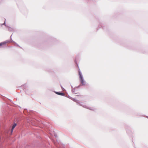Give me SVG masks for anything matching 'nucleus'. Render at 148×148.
I'll return each instance as SVG.
<instances>
[{"instance_id": "nucleus-1", "label": "nucleus", "mask_w": 148, "mask_h": 148, "mask_svg": "<svg viewBox=\"0 0 148 148\" xmlns=\"http://www.w3.org/2000/svg\"><path fill=\"white\" fill-rule=\"evenodd\" d=\"M79 77L80 78V80L81 83L82 85H84L85 84V82L84 81V79L82 77V73H81V71H79Z\"/></svg>"}, {"instance_id": "nucleus-2", "label": "nucleus", "mask_w": 148, "mask_h": 148, "mask_svg": "<svg viewBox=\"0 0 148 148\" xmlns=\"http://www.w3.org/2000/svg\"><path fill=\"white\" fill-rule=\"evenodd\" d=\"M56 93L58 95H64V94L63 93H62L60 92H56Z\"/></svg>"}, {"instance_id": "nucleus-3", "label": "nucleus", "mask_w": 148, "mask_h": 148, "mask_svg": "<svg viewBox=\"0 0 148 148\" xmlns=\"http://www.w3.org/2000/svg\"><path fill=\"white\" fill-rule=\"evenodd\" d=\"M16 123H14L13 124V125L12 127V130H11V133H12V132H13V129L16 126Z\"/></svg>"}, {"instance_id": "nucleus-4", "label": "nucleus", "mask_w": 148, "mask_h": 148, "mask_svg": "<svg viewBox=\"0 0 148 148\" xmlns=\"http://www.w3.org/2000/svg\"><path fill=\"white\" fill-rule=\"evenodd\" d=\"M71 99L73 101H75V102H76L77 103H78V101L76 99H74V98H71Z\"/></svg>"}, {"instance_id": "nucleus-5", "label": "nucleus", "mask_w": 148, "mask_h": 148, "mask_svg": "<svg viewBox=\"0 0 148 148\" xmlns=\"http://www.w3.org/2000/svg\"><path fill=\"white\" fill-rule=\"evenodd\" d=\"M5 21L4 23L2 25H5Z\"/></svg>"}, {"instance_id": "nucleus-6", "label": "nucleus", "mask_w": 148, "mask_h": 148, "mask_svg": "<svg viewBox=\"0 0 148 148\" xmlns=\"http://www.w3.org/2000/svg\"><path fill=\"white\" fill-rule=\"evenodd\" d=\"M72 92H73V93H74V91H73V90H72Z\"/></svg>"}, {"instance_id": "nucleus-7", "label": "nucleus", "mask_w": 148, "mask_h": 148, "mask_svg": "<svg viewBox=\"0 0 148 148\" xmlns=\"http://www.w3.org/2000/svg\"><path fill=\"white\" fill-rule=\"evenodd\" d=\"M2 45V44L1 43H0V46H1Z\"/></svg>"}, {"instance_id": "nucleus-8", "label": "nucleus", "mask_w": 148, "mask_h": 148, "mask_svg": "<svg viewBox=\"0 0 148 148\" xmlns=\"http://www.w3.org/2000/svg\"><path fill=\"white\" fill-rule=\"evenodd\" d=\"M61 87L62 90H63V88H62V86H61Z\"/></svg>"}, {"instance_id": "nucleus-9", "label": "nucleus", "mask_w": 148, "mask_h": 148, "mask_svg": "<svg viewBox=\"0 0 148 148\" xmlns=\"http://www.w3.org/2000/svg\"><path fill=\"white\" fill-rule=\"evenodd\" d=\"M89 109H90V110H92V109H91V108H89Z\"/></svg>"}, {"instance_id": "nucleus-10", "label": "nucleus", "mask_w": 148, "mask_h": 148, "mask_svg": "<svg viewBox=\"0 0 148 148\" xmlns=\"http://www.w3.org/2000/svg\"><path fill=\"white\" fill-rule=\"evenodd\" d=\"M9 31H11V30H10V29H9Z\"/></svg>"}]
</instances>
